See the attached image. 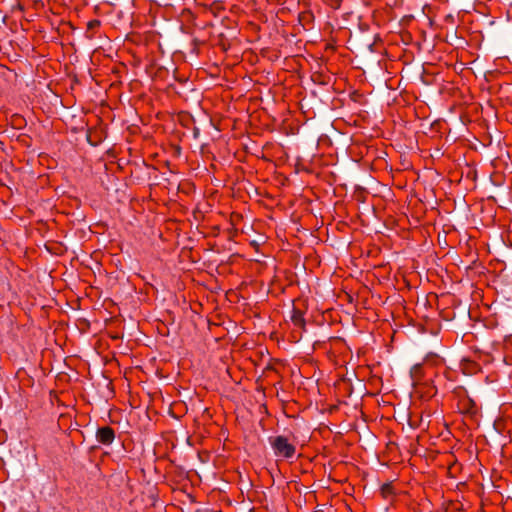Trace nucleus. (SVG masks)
I'll return each mask as SVG.
<instances>
[{
    "mask_svg": "<svg viewBox=\"0 0 512 512\" xmlns=\"http://www.w3.org/2000/svg\"><path fill=\"white\" fill-rule=\"evenodd\" d=\"M275 457L281 460L292 459L296 454V446L286 436L278 435L269 438Z\"/></svg>",
    "mask_w": 512,
    "mask_h": 512,
    "instance_id": "nucleus-1",
    "label": "nucleus"
},
{
    "mask_svg": "<svg viewBox=\"0 0 512 512\" xmlns=\"http://www.w3.org/2000/svg\"><path fill=\"white\" fill-rule=\"evenodd\" d=\"M96 439L101 444L110 445L115 439V432L109 426L101 427L97 430Z\"/></svg>",
    "mask_w": 512,
    "mask_h": 512,
    "instance_id": "nucleus-2",
    "label": "nucleus"
},
{
    "mask_svg": "<svg viewBox=\"0 0 512 512\" xmlns=\"http://www.w3.org/2000/svg\"><path fill=\"white\" fill-rule=\"evenodd\" d=\"M292 319H293V322L296 325H298V326H303L304 325V319H303V317L301 316L300 313H295Z\"/></svg>",
    "mask_w": 512,
    "mask_h": 512,
    "instance_id": "nucleus-3",
    "label": "nucleus"
}]
</instances>
